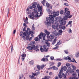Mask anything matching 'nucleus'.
<instances>
[{
    "mask_svg": "<svg viewBox=\"0 0 79 79\" xmlns=\"http://www.w3.org/2000/svg\"><path fill=\"white\" fill-rule=\"evenodd\" d=\"M52 14L53 16V15H50L49 17L46 18L47 20L44 22L45 24L47 25V27H48V26H50L52 25V23L53 24L54 23V18H56V16H58L59 15L60 11H58L56 12L54 11L52 12Z\"/></svg>",
    "mask_w": 79,
    "mask_h": 79,
    "instance_id": "1",
    "label": "nucleus"
},
{
    "mask_svg": "<svg viewBox=\"0 0 79 79\" xmlns=\"http://www.w3.org/2000/svg\"><path fill=\"white\" fill-rule=\"evenodd\" d=\"M39 48V46L38 45L35 46V45H33L32 47L31 46H29L27 47V48L28 49V50H31L32 49H34V50H36V52H39V49H37Z\"/></svg>",
    "mask_w": 79,
    "mask_h": 79,
    "instance_id": "2",
    "label": "nucleus"
},
{
    "mask_svg": "<svg viewBox=\"0 0 79 79\" xmlns=\"http://www.w3.org/2000/svg\"><path fill=\"white\" fill-rule=\"evenodd\" d=\"M34 12H32L31 15L30 14L29 15V17L30 18H31L32 17H36V16L38 14V12H37V10H36L35 9H33Z\"/></svg>",
    "mask_w": 79,
    "mask_h": 79,
    "instance_id": "3",
    "label": "nucleus"
},
{
    "mask_svg": "<svg viewBox=\"0 0 79 79\" xmlns=\"http://www.w3.org/2000/svg\"><path fill=\"white\" fill-rule=\"evenodd\" d=\"M56 20H57V21H59V22L61 23V25H63V26H64L66 23V20H65L63 19H61V18H57Z\"/></svg>",
    "mask_w": 79,
    "mask_h": 79,
    "instance_id": "4",
    "label": "nucleus"
},
{
    "mask_svg": "<svg viewBox=\"0 0 79 79\" xmlns=\"http://www.w3.org/2000/svg\"><path fill=\"white\" fill-rule=\"evenodd\" d=\"M65 16L64 17L63 19L64 20H67L68 19V18H69L70 19V18H71L72 16H73V15H70V14H64Z\"/></svg>",
    "mask_w": 79,
    "mask_h": 79,
    "instance_id": "5",
    "label": "nucleus"
},
{
    "mask_svg": "<svg viewBox=\"0 0 79 79\" xmlns=\"http://www.w3.org/2000/svg\"><path fill=\"white\" fill-rule=\"evenodd\" d=\"M29 35H30V34H29V32L28 33H26V31H25L23 32V35L22 36V38H23L24 39L25 38V36H29Z\"/></svg>",
    "mask_w": 79,
    "mask_h": 79,
    "instance_id": "6",
    "label": "nucleus"
},
{
    "mask_svg": "<svg viewBox=\"0 0 79 79\" xmlns=\"http://www.w3.org/2000/svg\"><path fill=\"white\" fill-rule=\"evenodd\" d=\"M42 36L43 37V40H45V38H44L45 37V36H44V33H43L42 32H41L40 33V35L38 36L40 39H41V38H42Z\"/></svg>",
    "mask_w": 79,
    "mask_h": 79,
    "instance_id": "7",
    "label": "nucleus"
},
{
    "mask_svg": "<svg viewBox=\"0 0 79 79\" xmlns=\"http://www.w3.org/2000/svg\"><path fill=\"white\" fill-rule=\"evenodd\" d=\"M37 5V3L36 2H33L32 3L31 5L32 6L33 8H36V5Z\"/></svg>",
    "mask_w": 79,
    "mask_h": 79,
    "instance_id": "8",
    "label": "nucleus"
},
{
    "mask_svg": "<svg viewBox=\"0 0 79 79\" xmlns=\"http://www.w3.org/2000/svg\"><path fill=\"white\" fill-rule=\"evenodd\" d=\"M69 10V9L66 7L65 8V12L64 13V14H70V11H68Z\"/></svg>",
    "mask_w": 79,
    "mask_h": 79,
    "instance_id": "9",
    "label": "nucleus"
},
{
    "mask_svg": "<svg viewBox=\"0 0 79 79\" xmlns=\"http://www.w3.org/2000/svg\"><path fill=\"white\" fill-rule=\"evenodd\" d=\"M59 29H62L63 30H65L66 29V27L65 26H63L62 25H59Z\"/></svg>",
    "mask_w": 79,
    "mask_h": 79,
    "instance_id": "10",
    "label": "nucleus"
},
{
    "mask_svg": "<svg viewBox=\"0 0 79 79\" xmlns=\"http://www.w3.org/2000/svg\"><path fill=\"white\" fill-rule=\"evenodd\" d=\"M56 26L55 25H52V27L54 29H56V28H57V27L58 26V23H56Z\"/></svg>",
    "mask_w": 79,
    "mask_h": 79,
    "instance_id": "11",
    "label": "nucleus"
},
{
    "mask_svg": "<svg viewBox=\"0 0 79 79\" xmlns=\"http://www.w3.org/2000/svg\"><path fill=\"white\" fill-rule=\"evenodd\" d=\"M54 39V36L53 35H50V39H48V41H52V39Z\"/></svg>",
    "mask_w": 79,
    "mask_h": 79,
    "instance_id": "12",
    "label": "nucleus"
},
{
    "mask_svg": "<svg viewBox=\"0 0 79 79\" xmlns=\"http://www.w3.org/2000/svg\"><path fill=\"white\" fill-rule=\"evenodd\" d=\"M40 50L41 52H48V49H46V50H45V49H43L42 48H40Z\"/></svg>",
    "mask_w": 79,
    "mask_h": 79,
    "instance_id": "13",
    "label": "nucleus"
},
{
    "mask_svg": "<svg viewBox=\"0 0 79 79\" xmlns=\"http://www.w3.org/2000/svg\"><path fill=\"white\" fill-rule=\"evenodd\" d=\"M72 60H71H71H70V61H69V62H73V63H77V62H76L74 58H73Z\"/></svg>",
    "mask_w": 79,
    "mask_h": 79,
    "instance_id": "14",
    "label": "nucleus"
},
{
    "mask_svg": "<svg viewBox=\"0 0 79 79\" xmlns=\"http://www.w3.org/2000/svg\"><path fill=\"white\" fill-rule=\"evenodd\" d=\"M67 57H65L64 58V60H71V57H69V56H68Z\"/></svg>",
    "mask_w": 79,
    "mask_h": 79,
    "instance_id": "15",
    "label": "nucleus"
},
{
    "mask_svg": "<svg viewBox=\"0 0 79 79\" xmlns=\"http://www.w3.org/2000/svg\"><path fill=\"white\" fill-rule=\"evenodd\" d=\"M44 32L45 33H46V35H48L50 34V32L48 31H47V30H46L44 31Z\"/></svg>",
    "mask_w": 79,
    "mask_h": 79,
    "instance_id": "16",
    "label": "nucleus"
},
{
    "mask_svg": "<svg viewBox=\"0 0 79 79\" xmlns=\"http://www.w3.org/2000/svg\"><path fill=\"white\" fill-rule=\"evenodd\" d=\"M37 7L38 8V10H42V7L40 6L39 4H37Z\"/></svg>",
    "mask_w": 79,
    "mask_h": 79,
    "instance_id": "17",
    "label": "nucleus"
},
{
    "mask_svg": "<svg viewBox=\"0 0 79 79\" xmlns=\"http://www.w3.org/2000/svg\"><path fill=\"white\" fill-rule=\"evenodd\" d=\"M56 61H63V59H60V58H58V59H56Z\"/></svg>",
    "mask_w": 79,
    "mask_h": 79,
    "instance_id": "18",
    "label": "nucleus"
},
{
    "mask_svg": "<svg viewBox=\"0 0 79 79\" xmlns=\"http://www.w3.org/2000/svg\"><path fill=\"white\" fill-rule=\"evenodd\" d=\"M52 68L53 69V70H58V68L56 67L55 66L52 67Z\"/></svg>",
    "mask_w": 79,
    "mask_h": 79,
    "instance_id": "19",
    "label": "nucleus"
},
{
    "mask_svg": "<svg viewBox=\"0 0 79 79\" xmlns=\"http://www.w3.org/2000/svg\"><path fill=\"white\" fill-rule=\"evenodd\" d=\"M61 69H63L64 71H66V69H67V67L66 66H64L63 67H62L61 68Z\"/></svg>",
    "mask_w": 79,
    "mask_h": 79,
    "instance_id": "20",
    "label": "nucleus"
},
{
    "mask_svg": "<svg viewBox=\"0 0 79 79\" xmlns=\"http://www.w3.org/2000/svg\"><path fill=\"white\" fill-rule=\"evenodd\" d=\"M21 56L23 58H25L26 56V54L25 53H22Z\"/></svg>",
    "mask_w": 79,
    "mask_h": 79,
    "instance_id": "21",
    "label": "nucleus"
},
{
    "mask_svg": "<svg viewBox=\"0 0 79 79\" xmlns=\"http://www.w3.org/2000/svg\"><path fill=\"white\" fill-rule=\"evenodd\" d=\"M32 33L33 34H35V32L34 31H33L32 30H30L29 32V33L30 34H32Z\"/></svg>",
    "mask_w": 79,
    "mask_h": 79,
    "instance_id": "22",
    "label": "nucleus"
},
{
    "mask_svg": "<svg viewBox=\"0 0 79 79\" xmlns=\"http://www.w3.org/2000/svg\"><path fill=\"white\" fill-rule=\"evenodd\" d=\"M59 77L60 78V79H61L62 77H63V76L61 75V74H60V73H59L58 75Z\"/></svg>",
    "mask_w": 79,
    "mask_h": 79,
    "instance_id": "23",
    "label": "nucleus"
},
{
    "mask_svg": "<svg viewBox=\"0 0 79 79\" xmlns=\"http://www.w3.org/2000/svg\"><path fill=\"white\" fill-rule=\"evenodd\" d=\"M30 64L31 65H33L34 63V61H33V60L31 61H30L29 62Z\"/></svg>",
    "mask_w": 79,
    "mask_h": 79,
    "instance_id": "24",
    "label": "nucleus"
},
{
    "mask_svg": "<svg viewBox=\"0 0 79 79\" xmlns=\"http://www.w3.org/2000/svg\"><path fill=\"white\" fill-rule=\"evenodd\" d=\"M47 42H46V44L47 45V46H48V47H50V43H48V40H47Z\"/></svg>",
    "mask_w": 79,
    "mask_h": 79,
    "instance_id": "25",
    "label": "nucleus"
},
{
    "mask_svg": "<svg viewBox=\"0 0 79 79\" xmlns=\"http://www.w3.org/2000/svg\"><path fill=\"white\" fill-rule=\"evenodd\" d=\"M66 65L67 68H70V65H71V64L69 63H67L66 64Z\"/></svg>",
    "mask_w": 79,
    "mask_h": 79,
    "instance_id": "26",
    "label": "nucleus"
},
{
    "mask_svg": "<svg viewBox=\"0 0 79 79\" xmlns=\"http://www.w3.org/2000/svg\"><path fill=\"white\" fill-rule=\"evenodd\" d=\"M43 48L44 50H48L46 48H47V46L45 45H44L43 46Z\"/></svg>",
    "mask_w": 79,
    "mask_h": 79,
    "instance_id": "27",
    "label": "nucleus"
},
{
    "mask_svg": "<svg viewBox=\"0 0 79 79\" xmlns=\"http://www.w3.org/2000/svg\"><path fill=\"white\" fill-rule=\"evenodd\" d=\"M13 50H14L13 46V44H11V49L10 53H12V52H13Z\"/></svg>",
    "mask_w": 79,
    "mask_h": 79,
    "instance_id": "28",
    "label": "nucleus"
},
{
    "mask_svg": "<svg viewBox=\"0 0 79 79\" xmlns=\"http://www.w3.org/2000/svg\"><path fill=\"white\" fill-rule=\"evenodd\" d=\"M71 70V68L69 67L68 69H67V70L66 71V73H68L69 71Z\"/></svg>",
    "mask_w": 79,
    "mask_h": 79,
    "instance_id": "29",
    "label": "nucleus"
},
{
    "mask_svg": "<svg viewBox=\"0 0 79 79\" xmlns=\"http://www.w3.org/2000/svg\"><path fill=\"white\" fill-rule=\"evenodd\" d=\"M57 64V67H60V66L61 65V63L59 62Z\"/></svg>",
    "mask_w": 79,
    "mask_h": 79,
    "instance_id": "30",
    "label": "nucleus"
},
{
    "mask_svg": "<svg viewBox=\"0 0 79 79\" xmlns=\"http://www.w3.org/2000/svg\"><path fill=\"white\" fill-rule=\"evenodd\" d=\"M79 52H78L76 54L75 56L76 58H78L79 57Z\"/></svg>",
    "mask_w": 79,
    "mask_h": 79,
    "instance_id": "31",
    "label": "nucleus"
},
{
    "mask_svg": "<svg viewBox=\"0 0 79 79\" xmlns=\"http://www.w3.org/2000/svg\"><path fill=\"white\" fill-rule=\"evenodd\" d=\"M24 33L22 31H21L20 32V35L21 36L23 35H24Z\"/></svg>",
    "mask_w": 79,
    "mask_h": 79,
    "instance_id": "32",
    "label": "nucleus"
},
{
    "mask_svg": "<svg viewBox=\"0 0 79 79\" xmlns=\"http://www.w3.org/2000/svg\"><path fill=\"white\" fill-rule=\"evenodd\" d=\"M34 40L36 42H37L39 40V38L38 37H36L35 39H34Z\"/></svg>",
    "mask_w": 79,
    "mask_h": 79,
    "instance_id": "33",
    "label": "nucleus"
},
{
    "mask_svg": "<svg viewBox=\"0 0 79 79\" xmlns=\"http://www.w3.org/2000/svg\"><path fill=\"white\" fill-rule=\"evenodd\" d=\"M61 44V43H60V41H59V42L55 45V46L56 47L57 45H59Z\"/></svg>",
    "mask_w": 79,
    "mask_h": 79,
    "instance_id": "34",
    "label": "nucleus"
},
{
    "mask_svg": "<svg viewBox=\"0 0 79 79\" xmlns=\"http://www.w3.org/2000/svg\"><path fill=\"white\" fill-rule=\"evenodd\" d=\"M54 62H52L51 63V65H50V67L52 66H53V65H54Z\"/></svg>",
    "mask_w": 79,
    "mask_h": 79,
    "instance_id": "35",
    "label": "nucleus"
},
{
    "mask_svg": "<svg viewBox=\"0 0 79 79\" xmlns=\"http://www.w3.org/2000/svg\"><path fill=\"white\" fill-rule=\"evenodd\" d=\"M43 1L42 2V3L43 5L45 6V0H43Z\"/></svg>",
    "mask_w": 79,
    "mask_h": 79,
    "instance_id": "36",
    "label": "nucleus"
},
{
    "mask_svg": "<svg viewBox=\"0 0 79 79\" xmlns=\"http://www.w3.org/2000/svg\"><path fill=\"white\" fill-rule=\"evenodd\" d=\"M72 68L73 70H76V66H75L72 65Z\"/></svg>",
    "mask_w": 79,
    "mask_h": 79,
    "instance_id": "37",
    "label": "nucleus"
},
{
    "mask_svg": "<svg viewBox=\"0 0 79 79\" xmlns=\"http://www.w3.org/2000/svg\"><path fill=\"white\" fill-rule=\"evenodd\" d=\"M64 52L66 53V54H68L69 52H68V51L67 50H65L64 51Z\"/></svg>",
    "mask_w": 79,
    "mask_h": 79,
    "instance_id": "38",
    "label": "nucleus"
},
{
    "mask_svg": "<svg viewBox=\"0 0 79 79\" xmlns=\"http://www.w3.org/2000/svg\"><path fill=\"white\" fill-rule=\"evenodd\" d=\"M29 77H31V79H33V78H34V76L33 75H31H31H29Z\"/></svg>",
    "mask_w": 79,
    "mask_h": 79,
    "instance_id": "39",
    "label": "nucleus"
},
{
    "mask_svg": "<svg viewBox=\"0 0 79 79\" xmlns=\"http://www.w3.org/2000/svg\"><path fill=\"white\" fill-rule=\"evenodd\" d=\"M46 6L47 7H49L50 6V4L48 3V2L46 3Z\"/></svg>",
    "mask_w": 79,
    "mask_h": 79,
    "instance_id": "40",
    "label": "nucleus"
},
{
    "mask_svg": "<svg viewBox=\"0 0 79 79\" xmlns=\"http://www.w3.org/2000/svg\"><path fill=\"white\" fill-rule=\"evenodd\" d=\"M30 44H35V41H31Z\"/></svg>",
    "mask_w": 79,
    "mask_h": 79,
    "instance_id": "41",
    "label": "nucleus"
},
{
    "mask_svg": "<svg viewBox=\"0 0 79 79\" xmlns=\"http://www.w3.org/2000/svg\"><path fill=\"white\" fill-rule=\"evenodd\" d=\"M63 10H61L60 12V15H63Z\"/></svg>",
    "mask_w": 79,
    "mask_h": 79,
    "instance_id": "42",
    "label": "nucleus"
},
{
    "mask_svg": "<svg viewBox=\"0 0 79 79\" xmlns=\"http://www.w3.org/2000/svg\"><path fill=\"white\" fill-rule=\"evenodd\" d=\"M24 22L26 24H28V22H27V20H24Z\"/></svg>",
    "mask_w": 79,
    "mask_h": 79,
    "instance_id": "43",
    "label": "nucleus"
},
{
    "mask_svg": "<svg viewBox=\"0 0 79 79\" xmlns=\"http://www.w3.org/2000/svg\"><path fill=\"white\" fill-rule=\"evenodd\" d=\"M76 78V77H70L69 79H75Z\"/></svg>",
    "mask_w": 79,
    "mask_h": 79,
    "instance_id": "44",
    "label": "nucleus"
},
{
    "mask_svg": "<svg viewBox=\"0 0 79 79\" xmlns=\"http://www.w3.org/2000/svg\"><path fill=\"white\" fill-rule=\"evenodd\" d=\"M10 12V9H8V10L7 14V17L8 16V14H9V13Z\"/></svg>",
    "mask_w": 79,
    "mask_h": 79,
    "instance_id": "45",
    "label": "nucleus"
},
{
    "mask_svg": "<svg viewBox=\"0 0 79 79\" xmlns=\"http://www.w3.org/2000/svg\"><path fill=\"white\" fill-rule=\"evenodd\" d=\"M58 34H59L58 33H57V32L54 33V35L55 36H56L57 35H58Z\"/></svg>",
    "mask_w": 79,
    "mask_h": 79,
    "instance_id": "46",
    "label": "nucleus"
},
{
    "mask_svg": "<svg viewBox=\"0 0 79 79\" xmlns=\"http://www.w3.org/2000/svg\"><path fill=\"white\" fill-rule=\"evenodd\" d=\"M56 39H57V37H56L54 40V42L56 43Z\"/></svg>",
    "mask_w": 79,
    "mask_h": 79,
    "instance_id": "47",
    "label": "nucleus"
},
{
    "mask_svg": "<svg viewBox=\"0 0 79 79\" xmlns=\"http://www.w3.org/2000/svg\"><path fill=\"white\" fill-rule=\"evenodd\" d=\"M32 75L33 76H37L38 74H37L36 73H32Z\"/></svg>",
    "mask_w": 79,
    "mask_h": 79,
    "instance_id": "48",
    "label": "nucleus"
},
{
    "mask_svg": "<svg viewBox=\"0 0 79 79\" xmlns=\"http://www.w3.org/2000/svg\"><path fill=\"white\" fill-rule=\"evenodd\" d=\"M50 59L51 60H54V57L53 56H51L50 57Z\"/></svg>",
    "mask_w": 79,
    "mask_h": 79,
    "instance_id": "49",
    "label": "nucleus"
},
{
    "mask_svg": "<svg viewBox=\"0 0 79 79\" xmlns=\"http://www.w3.org/2000/svg\"><path fill=\"white\" fill-rule=\"evenodd\" d=\"M59 47V46H56V47L55 48H54V49H55V50H56L58 48V47Z\"/></svg>",
    "mask_w": 79,
    "mask_h": 79,
    "instance_id": "50",
    "label": "nucleus"
},
{
    "mask_svg": "<svg viewBox=\"0 0 79 79\" xmlns=\"http://www.w3.org/2000/svg\"><path fill=\"white\" fill-rule=\"evenodd\" d=\"M32 31H34H34H35V27H33L32 28Z\"/></svg>",
    "mask_w": 79,
    "mask_h": 79,
    "instance_id": "51",
    "label": "nucleus"
},
{
    "mask_svg": "<svg viewBox=\"0 0 79 79\" xmlns=\"http://www.w3.org/2000/svg\"><path fill=\"white\" fill-rule=\"evenodd\" d=\"M64 5L65 6H69V4L68 3H65Z\"/></svg>",
    "mask_w": 79,
    "mask_h": 79,
    "instance_id": "52",
    "label": "nucleus"
},
{
    "mask_svg": "<svg viewBox=\"0 0 79 79\" xmlns=\"http://www.w3.org/2000/svg\"><path fill=\"white\" fill-rule=\"evenodd\" d=\"M37 68H38V69H40V68H41V67L40 66V65H38L37 66Z\"/></svg>",
    "mask_w": 79,
    "mask_h": 79,
    "instance_id": "53",
    "label": "nucleus"
},
{
    "mask_svg": "<svg viewBox=\"0 0 79 79\" xmlns=\"http://www.w3.org/2000/svg\"><path fill=\"white\" fill-rule=\"evenodd\" d=\"M40 10V16H42V10Z\"/></svg>",
    "mask_w": 79,
    "mask_h": 79,
    "instance_id": "54",
    "label": "nucleus"
},
{
    "mask_svg": "<svg viewBox=\"0 0 79 79\" xmlns=\"http://www.w3.org/2000/svg\"><path fill=\"white\" fill-rule=\"evenodd\" d=\"M41 61H45V59L44 58H42L41 59Z\"/></svg>",
    "mask_w": 79,
    "mask_h": 79,
    "instance_id": "55",
    "label": "nucleus"
},
{
    "mask_svg": "<svg viewBox=\"0 0 79 79\" xmlns=\"http://www.w3.org/2000/svg\"><path fill=\"white\" fill-rule=\"evenodd\" d=\"M68 24H72V21H69V22H68Z\"/></svg>",
    "mask_w": 79,
    "mask_h": 79,
    "instance_id": "56",
    "label": "nucleus"
},
{
    "mask_svg": "<svg viewBox=\"0 0 79 79\" xmlns=\"http://www.w3.org/2000/svg\"><path fill=\"white\" fill-rule=\"evenodd\" d=\"M74 71L73 70V69H72L70 70V73H74Z\"/></svg>",
    "mask_w": 79,
    "mask_h": 79,
    "instance_id": "57",
    "label": "nucleus"
},
{
    "mask_svg": "<svg viewBox=\"0 0 79 79\" xmlns=\"http://www.w3.org/2000/svg\"><path fill=\"white\" fill-rule=\"evenodd\" d=\"M29 36H27L26 37V40H29Z\"/></svg>",
    "mask_w": 79,
    "mask_h": 79,
    "instance_id": "58",
    "label": "nucleus"
},
{
    "mask_svg": "<svg viewBox=\"0 0 79 79\" xmlns=\"http://www.w3.org/2000/svg\"><path fill=\"white\" fill-rule=\"evenodd\" d=\"M63 69H61L60 70V72L59 73L60 74H61L62 73H63Z\"/></svg>",
    "mask_w": 79,
    "mask_h": 79,
    "instance_id": "59",
    "label": "nucleus"
},
{
    "mask_svg": "<svg viewBox=\"0 0 79 79\" xmlns=\"http://www.w3.org/2000/svg\"><path fill=\"white\" fill-rule=\"evenodd\" d=\"M28 8H29V9H32V8H33V7H32V6H29Z\"/></svg>",
    "mask_w": 79,
    "mask_h": 79,
    "instance_id": "60",
    "label": "nucleus"
},
{
    "mask_svg": "<svg viewBox=\"0 0 79 79\" xmlns=\"http://www.w3.org/2000/svg\"><path fill=\"white\" fill-rule=\"evenodd\" d=\"M45 66V65H44V64L42 65H41V69H43V68H44Z\"/></svg>",
    "mask_w": 79,
    "mask_h": 79,
    "instance_id": "61",
    "label": "nucleus"
},
{
    "mask_svg": "<svg viewBox=\"0 0 79 79\" xmlns=\"http://www.w3.org/2000/svg\"><path fill=\"white\" fill-rule=\"evenodd\" d=\"M59 33H60V34H61L63 32V31H62V30L60 29L59 31Z\"/></svg>",
    "mask_w": 79,
    "mask_h": 79,
    "instance_id": "62",
    "label": "nucleus"
},
{
    "mask_svg": "<svg viewBox=\"0 0 79 79\" xmlns=\"http://www.w3.org/2000/svg\"><path fill=\"white\" fill-rule=\"evenodd\" d=\"M26 27H24V28L23 29V32H24V31H26Z\"/></svg>",
    "mask_w": 79,
    "mask_h": 79,
    "instance_id": "63",
    "label": "nucleus"
},
{
    "mask_svg": "<svg viewBox=\"0 0 79 79\" xmlns=\"http://www.w3.org/2000/svg\"><path fill=\"white\" fill-rule=\"evenodd\" d=\"M47 11H48V12H49V13H50V12H51L50 9L49 8L48 9Z\"/></svg>",
    "mask_w": 79,
    "mask_h": 79,
    "instance_id": "64",
    "label": "nucleus"
}]
</instances>
